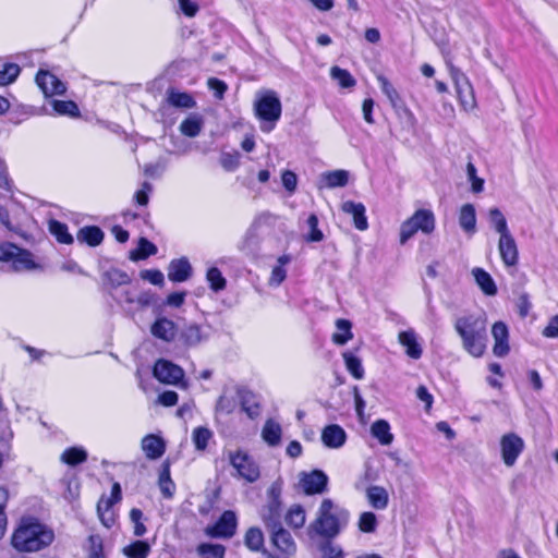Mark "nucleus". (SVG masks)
<instances>
[{
	"label": "nucleus",
	"instance_id": "43",
	"mask_svg": "<svg viewBox=\"0 0 558 558\" xmlns=\"http://www.w3.org/2000/svg\"><path fill=\"white\" fill-rule=\"evenodd\" d=\"M238 401L236 398L229 393L228 391H223V393L219 397L216 403V413L217 414H231L236 408Z\"/></svg>",
	"mask_w": 558,
	"mask_h": 558
},
{
	"label": "nucleus",
	"instance_id": "48",
	"mask_svg": "<svg viewBox=\"0 0 558 558\" xmlns=\"http://www.w3.org/2000/svg\"><path fill=\"white\" fill-rule=\"evenodd\" d=\"M332 80L337 81L338 84L343 88L353 87L356 84L355 78L351 75L348 70L339 66H332L330 70Z\"/></svg>",
	"mask_w": 558,
	"mask_h": 558
},
{
	"label": "nucleus",
	"instance_id": "31",
	"mask_svg": "<svg viewBox=\"0 0 558 558\" xmlns=\"http://www.w3.org/2000/svg\"><path fill=\"white\" fill-rule=\"evenodd\" d=\"M472 274L476 283L485 294L495 295L497 293V287L487 271L482 268H474Z\"/></svg>",
	"mask_w": 558,
	"mask_h": 558
},
{
	"label": "nucleus",
	"instance_id": "28",
	"mask_svg": "<svg viewBox=\"0 0 558 558\" xmlns=\"http://www.w3.org/2000/svg\"><path fill=\"white\" fill-rule=\"evenodd\" d=\"M399 341L405 348L407 354L412 359H420L422 355V348L416 340V335L412 330L402 331L399 333Z\"/></svg>",
	"mask_w": 558,
	"mask_h": 558
},
{
	"label": "nucleus",
	"instance_id": "32",
	"mask_svg": "<svg viewBox=\"0 0 558 558\" xmlns=\"http://www.w3.org/2000/svg\"><path fill=\"white\" fill-rule=\"evenodd\" d=\"M488 221L499 236L510 233L507 219L499 208L493 207L488 210Z\"/></svg>",
	"mask_w": 558,
	"mask_h": 558
},
{
	"label": "nucleus",
	"instance_id": "34",
	"mask_svg": "<svg viewBox=\"0 0 558 558\" xmlns=\"http://www.w3.org/2000/svg\"><path fill=\"white\" fill-rule=\"evenodd\" d=\"M150 551L151 547L145 541H134L122 549L126 558H147Z\"/></svg>",
	"mask_w": 558,
	"mask_h": 558
},
{
	"label": "nucleus",
	"instance_id": "8",
	"mask_svg": "<svg viewBox=\"0 0 558 558\" xmlns=\"http://www.w3.org/2000/svg\"><path fill=\"white\" fill-rule=\"evenodd\" d=\"M299 485L305 495H320L327 492L328 476L320 470L301 472L299 474Z\"/></svg>",
	"mask_w": 558,
	"mask_h": 558
},
{
	"label": "nucleus",
	"instance_id": "47",
	"mask_svg": "<svg viewBox=\"0 0 558 558\" xmlns=\"http://www.w3.org/2000/svg\"><path fill=\"white\" fill-rule=\"evenodd\" d=\"M244 543L247 548L253 551H258L264 545V535L258 527H251L247 530Z\"/></svg>",
	"mask_w": 558,
	"mask_h": 558
},
{
	"label": "nucleus",
	"instance_id": "21",
	"mask_svg": "<svg viewBox=\"0 0 558 558\" xmlns=\"http://www.w3.org/2000/svg\"><path fill=\"white\" fill-rule=\"evenodd\" d=\"M344 429L336 424L326 426L322 433V440L326 447L340 448L345 442Z\"/></svg>",
	"mask_w": 558,
	"mask_h": 558
},
{
	"label": "nucleus",
	"instance_id": "7",
	"mask_svg": "<svg viewBox=\"0 0 558 558\" xmlns=\"http://www.w3.org/2000/svg\"><path fill=\"white\" fill-rule=\"evenodd\" d=\"M435 229V216L432 210L418 209L400 228V243H407L417 231L430 234Z\"/></svg>",
	"mask_w": 558,
	"mask_h": 558
},
{
	"label": "nucleus",
	"instance_id": "35",
	"mask_svg": "<svg viewBox=\"0 0 558 558\" xmlns=\"http://www.w3.org/2000/svg\"><path fill=\"white\" fill-rule=\"evenodd\" d=\"M306 521L305 509L301 505H293L286 514V522L293 529H301Z\"/></svg>",
	"mask_w": 558,
	"mask_h": 558
},
{
	"label": "nucleus",
	"instance_id": "56",
	"mask_svg": "<svg viewBox=\"0 0 558 558\" xmlns=\"http://www.w3.org/2000/svg\"><path fill=\"white\" fill-rule=\"evenodd\" d=\"M168 101L178 108H192L195 105V101L190 94L179 92H171L169 94Z\"/></svg>",
	"mask_w": 558,
	"mask_h": 558
},
{
	"label": "nucleus",
	"instance_id": "55",
	"mask_svg": "<svg viewBox=\"0 0 558 558\" xmlns=\"http://www.w3.org/2000/svg\"><path fill=\"white\" fill-rule=\"evenodd\" d=\"M206 279L209 282L211 290L215 292L221 291L226 288V279L217 267H210L207 270Z\"/></svg>",
	"mask_w": 558,
	"mask_h": 558
},
{
	"label": "nucleus",
	"instance_id": "1",
	"mask_svg": "<svg viewBox=\"0 0 558 558\" xmlns=\"http://www.w3.org/2000/svg\"><path fill=\"white\" fill-rule=\"evenodd\" d=\"M350 511L326 497L319 502L314 520L307 526V535L311 539L316 537L337 538L349 525Z\"/></svg>",
	"mask_w": 558,
	"mask_h": 558
},
{
	"label": "nucleus",
	"instance_id": "36",
	"mask_svg": "<svg viewBox=\"0 0 558 558\" xmlns=\"http://www.w3.org/2000/svg\"><path fill=\"white\" fill-rule=\"evenodd\" d=\"M291 260L289 255H282L278 258V265H276L269 277L268 283L271 287L280 286L287 277V270L284 266Z\"/></svg>",
	"mask_w": 558,
	"mask_h": 558
},
{
	"label": "nucleus",
	"instance_id": "61",
	"mask_svg": "<svg viewBox=\"0 0 558 558\" xmlns=\"http://www.w3.org/2000/svg\"><path fill=\"white\" fill-rule=\"evenodd\" d=\"M220 165L227 171H233L239 167V154L223 153L220 157Z\"/></svg>",
	"mask_w": 558,
	"mask_h": 558
},
{
	"label": "nucleus",
	"instance_id": "46",
	"mask_svg": "<svg viewBox=\"0 0 558 558\" xmlns=\"http://www.w3.org/2000/svg\"><path fill=\"white\" fill-rule=\"evenodd\" d=\"M336 326L338 332L332 336V340L335 343L343 345L352 338L351 323L347 319H338Z\"/></svg>",
	"mask_w": 558,
	"mask_h": 558
},
{
	"label": "nucleus",
	"instance_id": "4",
	"mask_svg": "<svg viewBox=\"0 0 558 558\" xmlns=\"http://www.w3.org/2000/svg\"><path fill=\"white\" fill-rule=\"evenodd\" d=\"M254 113L260 122V130L271 132L281 118L282 105L275 90L262 89L256 93L254 100Z\"/></svg>",
	"mask_w": 558,
	"mask_h": 558
},
{
	"label": "nucleus",
	"instance_id": "41",
	"mask_svg": "<svg viewBox=\"0 0 558 558\" xmlns=\"http://www.w3.org/2000/svg\"><path fill=\"white\" fill-rule=\"evenodd\" d=\"M113 501L105 496H102L97 504V512L100 521L107 527H110L113 523V515L111 512V507L113 506Z\"/></svg>",
	"mask_w": 558,
	"mask_h": 558
},
{
	"label": "nucleus",
	"instance_id": "18",
	"mask_svg": "<svg viewBox=\"0 0 558 558\" xmlns=\"http://www.w3.org/2000/svg\"><path fill=\"white\" fill-rule=\"evenodd\" d=\"M141 448L149 460H157L166 451L165 440L155 434L146 435L141 441Z\"/></svg>",
	"mask_w": 558,
	"mask_h": 558
},
{
	"label": "nucleus",
	"instance_id": "23",
	"mask_svg": "<svg viewBox=\"0 0 558 558\" xmlns=\"http://www.w3.org/2000/svg\"><path fill=\"white\" fill-rule=\"evenodd\" d=\"M366 499L369 506L376 510H384L389 502V495L385 487L372 485L365 490Z\"/></svg>",
	"mask_w": 558,
	"mask_h": 558
},
{
	"label": "nucleus",
	"instance_id": "13",
	"mask_svg": "<svg viewBox=\"0 0 558 558\" xmlns=\"http://www.w3.org/2000/svg\"><path fill=\"white\" fill-rule=\"evenodd\" d=\"M154 376L166 384H178L184 376L183 369L166 360H158L154 367Z\"/></svg>",
	"mask_w": 558,
	"mask_h": 558
},
{
	"label": "nucleus",
	"instance_id": "9",
	"mask_svg": "<svg viewBox=\"0 0 558 558\" xmlns=\"http://www.w3.org/2000/svg\"><path fill=\"white\" fill-rule=\"evenodd\" d=\"M524 440L515 433L505 434L500 438L501 459L507 466H513L524 450Z\"/></svg>",
	"mask_w": 558,
	"mask_h": 558
},
{
	"label": "nucleus",
	"instance_id": "6",
	"mask_svg": "<svg viewBox=\"0 0 558 558\" xmlns=\"http://www.w3.org/2000/svg\"><path fill=\"white\" fill-rule=\"evenodd\" d=\"M281 493L282 484L280 481L274 482L267 490L266 504L259 510L260 519L267 529H276L279 524H282Z\"/></svg>",
	"mask_w": 558,
	"mask_h": 558
},
{
	"label": "nucleus",
	"instance_id": "63",
	"mask_svg": "<svg viewBox=\"0 0 558 558\" xmlns=\"http://www.w3.org/2000/svg\"><path fill=\"white\" fill-rule=\"evenodd\" d=\"M141 277L155 286H161L165 280L163 274L156 269L144 270L141 272Z\"/></svg>",
	"mask_w": 558,
	"mask_h": 558
},
{
	"label": "nucleus",
	"instance_id": "59",
	"mask_svg": "<svg viewBox=\"0 0 558 558\" xmlns=\"http://www.w3.org/2000/svg\"><path fill=\"white\" fill-rule=\"evenodd\" d=\"M19 74L20 66L17 64H5L3 71H0V84L4 85L11 83L19 76Z\"/></svg>",
	"mask_w": 558,
	"mask_h": 558
},
{
	"label": "nucleus",
	"instance_id": "40",
	"mask_svg": "<svg viewBox=\"0 0 558 558\" xmlns=\"http://www.w3.org/2000/svg\"><path fill=\"white\" fill-rule=\"evenodd\" d=\"M342 357L345 363V367L349 373L356 379H362L364 376V368L361 360L355 356L352 352L345 351L342 353Z\"/></svg>",
	"mask_w": 558,
	"mask_h": 558
},
{
	"label": "nucleus",
	"instance_id": "16",
	"mask_svg": "<svg viewBox=\"0 0 558 558\" xmlns=\"http://www.w3.org/2000/svg\"><path fill=\"white\" fill-rule=\"evenodd\" d=\"M492 335L495 340L494 354L498 357L507 355L510 348L508 344L509 332L506 324L502 322L495 323L492 328Z\"/></svg>",
	"mask_w": 558,
	"mask_h": 558
},
{
	"label": "nucleus",
	"instance_id": "52",
	"mask_svg": "<svg viewBox=\"0 0 558 558\" xmlns=\"http://www.w3.org/2000/svg\"><path fill=\"white\" fill-rule=\"evenodd\" d=\"M157 253V246L148 241L146 238H141L138 241V247L132 253L133 259H145Z\"/></svg>",
	"mask_w": 558,
	"mask_h": 558
},
{
	"label": "nucleus",
	"instance_id": "50",
	"mask_svg": "<svg viewBox=\"0 0 558 558\" xmlns=\"http://www.w3.org/2000/svg\"><path fill=\"white\" fill-rule=\"evenodd\" d=\"M308 231L304 238L307 242H320L324 240L323 232L318 229V218L315 214H311L306 220Z\"/></svg>",
	"mask_w": 558,
	"mask_h": 558
},
{
	"label": "nucleus",
	"instance_id": "58",
	"mask_svg": "<svg viewBox=\"0 0 558 558\" xmlns=\"http://www.w3.org/2000/svg\"><path fill=\"white\" fill-rule=\"evenodd\" d=\"M13 263L17 269H33L35 263L32 259V254L19 247V254L14 255Z\"/></svg>",
	"mask_w": 558,
	"mask_h": 558
},
{
	"label": "nucleus",
	"instance_id": "45",
	"mask_svg": "<svg viewBox=\"0 0 558 558\" xmlns=\"http://www.w3.org/2000/svg\"><path fill=\"white\" fill-rule=\"evenodd\" d=\"M85 550L88 558H105L101 536L97 534L89 535L85 544Z\"/></svg>",
	"mask_w": 558,
	"mask_h": 558
},
{
	"label": "nucleus",
	"instance_id": "57",
	"mask_svg": "<svg viewBox=\"0 0 558 558\" xmlns=\"http://www.w3.org/2000/svg\"><path fill=\"white\" fill-rule=\"evenodd\" d=\"M143 517H144V514H143L142 510H140L137 508H133L130 511V520L133 523V534L136 537H141L147 532V529H146L145 524L143 523Z\"/></svg>",
	"mask_w": 558,
	"mask_h": 558
},
{
	"label": "nucleus",
	"instance_id": "60",
	"mask_svg": "<svg viewBox=\"0 0 558 558\" xmlns=\"http://www.w3.org/2000/svg\"><path fill=\"white\" fill-rule=\"evenodd\" d=\"M380 83V88L383 93L387 96L392 106H396L400 100L399 94L396 88L389 83V81L383 76L378 77Z\"/></svg>",
	"mask_w": 558,
	"mask_h": 558
},
{
	"label": "nucleus",
	"instance_id": "20",
	"mask_svg": "<svg viewBox=\"0 0 558 558\" xmlns=\"http://www.w3.org/2000/svg\"><path fill=\"white\" fill-rule=\"evenodd\" d=\"M341 208L345 214H349L353 217V222L357 230L364 231L368 228V222L365 215L366 209L362 203L347 201L342 204Z\"/></svg>",
	"mask_w": 558,
	"mask_h": 558
},
{
	"label": "nucleus",
	"instance_id": "37",
	"mask_svg": "<svg viewBox=\"0 0 558 558\" xmlns=\"http://www.w3.org/2000/svg\"><path fill=\"white\" fill-rule=\"evenodd\" d=\"M262 436L269 446H277L281 439L280 425L272 420H268L263 427Z\"/></svg>",
	"mask_w": 558,
	"mask_h": 558
},
{
	"label": "nucleus",
	"instance_id": "30",
	"mask_svg": "<svg viewBox=\"0 0 558 558\" xmlns=\"http://www.w3.org/2000/svg\"><path fill=\"white\" fill-rule=\"evenodd\" d=\"M77 240L90 246H97L104 240V232L96 226L84 227L77 232Z\"/></svg>",
	"mask_w": 558,
	"mask_h": 558
},
{
	"label": "nucleus",
	"instance_id": "10",
	"mask_svg": "<svg viewBox=\"0 0 558 558\" xmlns=\"http://www.w3.org/2000/svg\"><path fill=\"white\" fill-rule=\"evenodd\" d=\"M451 75L457 88L458 98L464 110H471L475 106L473 88L468 77L458 69L451 66Z\"/></svg>",
	"mask_w": 558,
	"mask_h": 558
},
{
	"label": "nucleus",
	"instance_id": "38",
	"mask_svg": "<svg viewBox=\"0 0 558 558\" xmlns=\"http://www.w3.org/2000/svg\"><path fill=\"white\" fill-rule=\"evenodd\" d=\"M213 437L214 433L207 427L198 426L192 432V441L198 451H205Z\"/></svg>",
	"mask_w": 558,
	"mask_h": 558
},
{
	"label": "nucleus",
	"instance_id": "11",
	"mask_svg": "<svg viewBox=\"0 0 558 558\" xmlns=\"http://www.w3.org/2000/svg\"><path fill=\"white\" fill-rule=\"evenodd\" d=\"M236 530V515L233 511H225L220 519L211 526L206 527L207 535L211 537H232Z\"/></svg>",
	"mask_w": 558,
	"mask_h": 558
},
{
	"label": "nucleus",
	"instance_id": "39",
	"mask_svg": "<svg viewBox=\"0 0 558 558\" xmlns=\"http://www.w3.org/2000/svg\"><path fill=\"white\" fill-rule=\"evenodd\" d=\"M322 179L325 181L326 186L341 187L348 184L349 172L345 170H333L322 174Z\"/></svg>",
	"mask_w": 558,
	"mask_h": 558
},
{
	"label": "nucleus",
	"instance_id": "22",
	"mask_svg": "<svg viewBox=\"0 0 558 558\" xmlns=\"http://www.w3.org/2000/svg\"><path fill=\"white\" fill-rule=\"evenodd\" d=\"M242 411L246 413L250 418H256L260 415L262 409L257 397L248 390H238Z\"/></svg>",
	"mask_w": 558,
	"mask_h": 558
},
{
	"label": "nucleus",
	"instance_id": "27",
	"mask_svg": "<svg viewBox=\"0 0 558 558\" xmlns=\"http://www.w3.org/2000/svg\"><path fill=\"white\" fill-rule=\"evenodd\" d=\"M275 221V216L269 213H262L255 217L252 225L247 229L243 244L240 246L241 250H244L246 245H248L256 236L259 227L263 225H271Z\"/></svg>",
	"mask_w": 558,
	"mask_h": 558
},
{
	"label": "nucleus",
	"instance_id": "2",
	"mask_svg": "<svg viewBox=\"0 0 558 558\" xmlns=\"http://www.w3.org/2000/svg\"><path fill=\"white\" fill-rule=\"evenodd\" d=\"M454 330L460 336L462 348L473 357H481L487 349V322L482 315H465L456 319Z\"/></svg>",
	"mask_w": 558,
	"mask_h": 558
},
{
	"label": "nucleus",
	"instance_id": "49",
	"mask_svg": "<svg viewBox=\"0 0 558 558\" xmlns=\"http://www.w3.org/2000/svg\"><path fill=\"white\" fill-rule=\"evenodd\" d=\"M51 106L60 116L77 117L80 114L77 105L72 100H52Z\"/></svg>",
	"mask_w": 558,
	"mask_h": 558
},
{
	"label": "nucleus",
	"instance_id": "54",
	"mask_svg": "<svg viewBox=\"0 0 558 558\" xmlns=\"http://www.w3.org/2000/svg\"><path fill=\"white\" fill-rule=\"evenodd\" d=\"M357 527L363 533H373L377 527V517L371 511L362 512L359 517Z\"/></svg>",
	"mask_w": 558,
	"mask_h": 558
},
{
	"label": "nucleus",
	"instance_id": "25",
	"mask_svg": "<svg viewBox=\"0 0 558 558\" xmlns=\"http://www.w3.org/2000/svg\"><path fill=\"white\" fill-rule=\"evenodd\" d=\"M459 225L469 234L476 232V211L472 204H464L459 211Z\"/></svg>",
	"mask_w": 558,
	"mask_h": 558
},
{
	"label": "nucleus",
	"instance_id": "53",
	"mask_svg": "<svg viewBox=\"0 0 558 558\" xmlns=\"http://www.w3.org/2000/svg\"><path fill=\"white\" fill-rule=\"evenodd\" d=\"M226 548L220 544H201L197 553L202 558H223Z\"/></svg>",
	"mask_w": 558,
	"mask_h": 558
},
{
	"label": "nucleus",
	"instance_id": "64",
	"mask_svg": "<svg viewBox=\"0 0 558 558\" xmlns=\"http://www.w3.org/2000/svg\"><path fill=\"white\" fill-rule=\"evenodd\" d=\"M542 335L546 338H558V314L549 319Z\"/></svg>",
	"mask_w": 558,
	"mask_h": 558
},
{
	"label": "nucleus",
	"instance_id": "44",
	"mask_svg": "<svg viewBox=\"0 0 558 558\" xmlns=\"http://www.w3.org/2000/svg\"><path fill=\"white\" fill-rule=\"evenodd\" d=\"M49 231L60 243L71 244L73 242V236L69 233L68 227L65 223H62L58 220L49 221Z\"/></svg>",
	"mask_w": 558,
	"mask_h": 558
},
{
	"label": "nucleus",
	"instance_id": "5",
	"mask_svg": "<svg viewBox=\"0 0 558 558\" xmlns=\"http://www.w3.org/2000/svg\"><path fill=\"white\" fill-rule=\"evenodd\" d=\"M230 465L234 469V476L247 483H255L260 477V469L255 459L243 449L227 450L225 452Z\"/></svg>",
	"mask_w": 558,
	"mask_h": 558
},
{
	"label": "nucleus",
	"instance_id": "12",
	"mask_svg": "<svg viewBox=\"0 0 558 558\" xmlns=\"http://www.w3.org/2000/svg\"><path fill=\"white\" fill-rule=\"evenodd\" d=\"M36 84L47 98L63 95L66 90L65 84L49 71L40 70L36 75Z\"/></svg>",
	"mask_w": 558,
	"mask_h": 558
},
{
	"label": "nucleus",
	"instance_id": "26",
	"mask_svg": "<svg viewBox=\"0 0 558 558\" xmlns=\"http://www.w3.org/2000/svg\"><path fill=\"white\" fill-rule=\"evenodd\" d=\"M333 539L335 538L328 537H316V539H312L322 554V558H343L342 548L335 544Z\"/></svg>",
	"mask_w": 558,
	"mask_h": 558
},
{
	"label": "nucleus",
	"instance_id": "17",
	"mask_svg": "<svg viewBox=\"0 0 558 558\" xmlns=\"http://www.w3.org/2000/svg\"><path fill=\"white\" fill-rule=\"evenodd\" d=\"M150 332L155 338L166 342H171L178 333V328L171 319L158 317L151 325Z\"/></svg>",
	"mask_w": 558,
	"mask_h": 558
},
{
	"label": "nucleus",
	"instance_id": "14",
	"mask_svg": "<svg viewBox=\"0 0 558 558\" xmlns=\"http://www.w3.org/2000/svg\"><path fill=\"white\" fill-rule=\"evenodd\" d=\"M498 251L505 266L514 267L519 262V251L512 233L499 236Z\"/></svg>",
	"mask_w": 558,
	"mask_h": 558
},
{
	"label": "nucleus",
	"instance_id": "29",
	"mask_svg": "<svg viewBox=\"0 0 558 558\" xmlns=\"http://www.w3.org/2000/svg\"><path fill=\"white\" fill-rule=\"evenodd\" d=\"M158 486L162 496L167 499L173 497L175 492V484L170 476L169 463H163L159 473Z\"/></svg>",
	"mask_w": 558,
	"mask_h": 558
},
{
	"label": "nucleus",
	"instance_id": "19",
	"mask_svg": "<svg viewBox=\"0 0 558 558\" xmlns=\"http://www.w3.org/2000/svg\"><path fill=\"white\" fill-rule=\"evenodd\" d=\"M192 275V266L187 258L182 257L170 262L168 267V278L173 282H184Z\"/></svg>",
	"mask_w": 558,
	"mask_h": 558
},
{
	"label": "nucleus",
	"instance_id": "15",
	"mask_svg": "<svg viewBox=\"0 0 558 558\" xmlns=\"http://www.w3.org/2000/svg\"><path fill=\"white\" fill-rule=\"evenodd\" d=\"M271 533V542L274 546L286 555H293L296 551V544L291 533L279 524L276 529H268Z\"/></svg>",
	"mask_w": 558,
	"mask_h": 558
},
{
	"label": "nucleus",
	"instance_id": "62",
	"mask_svg": "<svg viewBox=\"0 0 558 558\" xmlns=\"http://www.w3.org/2000/svg\"><path fill=\"white\" fill-rule=\"evenodd\" d=\"M208 88L214 92L218 99H221L228 88L227 84L216 77H210L207 82Z\"/></svg>",
	"mask_w": 558,
	"mask_h": 558
},
{
	"label": "nucleus",
	"instance_id": "24",
	"mask_svg": "<svg viewBox=\"0 0 558 558\" xmlns=\"http://www.w3.org/2000/svg\"><path fill=\"white\" fill-rule=\"evenodd\" d=\"M180 339L186 347H196L207 339L201 326L197 324H189L180 331Z\"/></svg>",
	"mask_w": 558,
	"mask_h": 558
},
{
	"label": "nucleus",
	"instance_id": "3",
	"mask_svg": "<svg viewBox=\"0 0 558 558\" xmlns=\"http://www.w3.org/2000/svg\"><path fill=\"white\" fill-rule=\"evenodd\" d=\"M53 532L37 521L23 520L12 536V545L19 551H38L50 545Z\"/></svg>",
	"mask_w": 558,
	"mask_h": 558
},
{
	"label": "nucleus",
	"instance_id": "42",
	"mask_svg": "<svg viewBox=\"0 0 558 558\" xmlns=\"http://www.w3.org/2000/svg\"><path fill=\"white\" fill-rule=\"evenodd\" d=\"M61 460L69 465H77L87 460V452L81 447H71L63 451Z\"/></svg>",
	"mask_w": 558,
	"mask_h": 558
},
{
	"label": "nucleus",
	"instance_id": "51",
	"mask_svg": "<svg viewBox=\"0 0 558 558\" xmlns=\"http://www.w3.org/2000/svg\"><path fill=\"white\" fill-rule=\"evenodd\" d=\"M180 131L189 137H195L202 131V120L195 116L189 117L180 124Z\"/></svg>",
	"mask_w": 558,
	"mask_h": 558
},
{
	"label": "nucleus",
	"instance_id": "33",
	"mask_svg": "<svg viewBox=\"0 0 558 558\" xmlns=\"http://www.w3.org/2000/svg\"><path fill=\"white\" fill-rule=\"evenodd\" d=\"M372 435L384 445H390L393 440V435L390 433V425L385 420H377L371 427Z\"/></svg>",
	"mask_w": 558,
	"mask_h": 558
}]
</instances>
